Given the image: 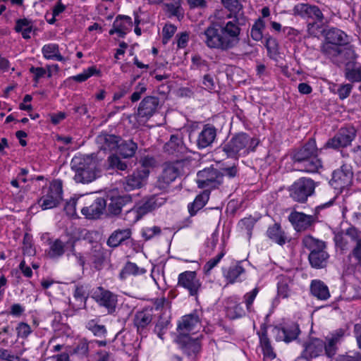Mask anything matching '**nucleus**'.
Returning <instances> with one entry per match:
<instances>
[{
  "instance_id": "1",
  "label": "nucleus",
  "mask_w": 361,
  "mask_h": 361,
  "mask_svg": "<svg viewBox=\"0 0 361 361\" xmlns=\"http://www.w3.org/2000/svg\"><path fill=\"white\" fill-rule=\"evenodd\" d=\"M221 1L231 12L227 18L233 20L219 26L210 25L200 34V37L208 48L227 51L235 48L240 43V25L243 23L245 18L243 6L239 0Z\"/></svg>"
},
{
  "instance_id": "2",
  "label": "nucleus",
  "mask_w": 361,
  "mask_h": 361,
  "mask_svg": "<svg viewBox=\"0 0 361 361\" xmlns=\"http://www.w3.org/2000/svg\"><path fill=\"white\" fill-rule=\"evenodd\" d=\"M71 167L75 172L74 179L77 183H91L100 174L99 160L93 154L75 156L71 161Z\"/></svg>"
},
{
  "instance_id": "3",
  "label": "nucleus",
  "mask_w": 361,
  "mask_h": 361,
  "mask_svg": "<svg viewBox=\"0 0 361 361\" xmlns=\"http://www.w3.org/2000/svg\"><path fill=\"white\" fill-rule=\"evenodd\" d=\"M259 145V140L251 137L245 133L234 135L223 146V151L228 157L238 158L254 152Z\"/></svg>"
},
{
  "instance_id": "4",
  "label": "nucleus",
  "mask_w": 361,
  "mask_h": 361,
  "mask_svg": "<svg viewBox=\"0 0 361 361\" xmlns=\"http://www.w3.org/2000/svg\"><path fill=\"white\" fill-rule=\"evenodd\" d=\"M166 197L161 195H152L146 199L141 204L137 205L135 208L130 209L127 213V218L133 217L131 220L133 223L137 221L143 215L150 212L166 202Z\"/></svg>"
},
{
  "instance_id": "5",
  "label": "nucleus",
  "mask_w": 361,
  "mask_h": 361,
  "mask_svg": "<svg viewBox=\"0 0 361 361\" xmlns=\"http://www.w3.org/2000/svg\"><path fill=\"white\" fill-rule=\"evenodd\" d=\"M44 195L38 200V205L43 210L56 207L62 199V184L60 180L53 181L47 189L43 191Z\"/></svg>"
},
{
  "instance_id": "6",
  "label": "nucleus",
  "mask_w": 361,
  "mask_h": 361,
  "mask_svg": "<svg viewBox=\"0 0 361 361\" xmlns=\"http://www.w3.org/2000/svg\"><path fill=\"white\" fill-rule=\"evenodd\" d=\"M348 37L342 30L333 28L330 29L326 35V43L324 46V50L331 56L342 54L343 51L340 46L347 44Z\"/></svg>"
},
{
  "instance_id": "7",
  "label": "nucleus",
  "mask_w": 361,
  "mask_h": 361,
  "mask_svg": "<svg viewBox=\"0 0 361 361\" xmlns=\"http://www.w3.org/2000/svg\"><path fill=\"white\" fill-rule=\"evenodd\" d=\"M315 189L314 182L308 178L298 179L290 187V196L296 202H305Z\"/></svg>"
},
{
  "instance_id": "8",
  "label": "nucleus",
  "mask_w": 361,
  "mask_h": 361,
  "mask_svg": "<svg viewBox=\"0 0 361 361\" xmlns=\"http://www.w3.org/2000/svg\"><path fill=\"white\" fill-rule=\"evenodd\" d=\"M92 297L100 307H104L108 313L115 312L118 302L117 295L115 293L99 286L94 290Z\"/></svg>"
},
{
  "instance_id": "9",
  "label": "nucleus",
  "mask_w": 361,
  "mask_h": 361,
  "mask_svg": "<svg viewBox=\"0 0 361 361\" xmlns=\"http://www.w3.org/2000/svg\"><path fill=\"white\" fill-rule=\"evenodd\" d=\"M222 180L223 175L213 168L204 169L197 174V183L200 188H216Z\"/></svg>"
},
{
  "instance_id": "10",
  "label": "nucleus",
  "mask_w": 361,
  "mask_h": 361,
  "mask_svg": "<svg viewBox=\"0 0 361 361\" xmlns=\"http://www.w3.org/2000/svg\"><path fill=\"white\" fill-rule=\"evenodd\" d=\"M183 165L184 161H183L166 164L162 174L159 178L158 187L164 189L174 181L183 171Z\"/></svg>"
},
{
  "instance_id": "11",
  "label": "nucleus",
  "mask_w": 361,
  "mask_h": 361,
  "mask_svg": "<svg viewBox=\"0 0 361 361\" xmlns=\"http://www.w3.org/2000/svg\"><path fill=\"white\" fill-rule=\"evenodd\" d=\"M355 133L356 131L353 127L342 128L334 137L327 141L326 146L332 149L345 147L355 139Z\"/></svg>"
},
{
  "instance_id": "12",
  "label": "nucleus",
  "mask_w": 361,
  "mask_h": 361,
  "mask_svg": "<svg viewBox=\"0 0 361 361\" xmlns=\"http://www.w3.org/2000/svg\"><path fill=\"white\" fill-rule=\"evenodd\" d=\"M353 171L350 166L343 164L340 169L334 171L331 185L336 190H342L351 184Z\"/></svg>"
},
{
  "instance_id": "13",
  "label": "nucleus",
  "mask_w": 361,
  "mask_h": 361,
  "mask_svg": "<svg viewBox=\"0 0 361 361\" xmlns=\"http://www.w3.org/2000/svg\"><path fill=\"white\" fill-rule=\"evenodd\" d=\"M159 105V99L155 97H146L140 103L137 109V119L140 123H145L156 112Z\"/></svg>"
},
{
  "instance_id": "14",
  "label": "nucleus",
  "mask_w": 361,
  "mask_h": 361,
  "mask_svg": "<svg viewBox=\"0 0 361 361\" xmlns=\"http://www.w3.org/2000/svg\"><path fill=\"white\" fill-rule=\"evenodd\" d=\"M178 286L188 290L190 295L196 296L201 288V282L195 271H186L178 275Z\"/></svg>"
},
{
  "instance_id": "15",
  "label": "nucleus",
  "mask_w": 361,
  "mask_h": 361,
  "mask_svg": "<svg viewBox=\"0 0 361 361\" xmlns=\"http://www.w3.org/2000/svg\"><path fill=\"white\" fill-rule=\"evenodd\" d=\"M178 330L180 334L195 333L202 327L200 316L197 312H193L183 316L178 324Z\"/></svg>"
},
{
  "instance_id": "16",
  "label": "nucleus",
  "mask_w": 361,
  "mask_h": 361,
  "mask_svg": "<svg viewBox=\"0 0 361 361\" xmlns=\"http://www.w3.org/2000/svg\"><path fill=\"white\" fill-rule=\"evenodd\" d=\"M272 331L276 337V340L283 341L286 343L295 340L300 334L299 326L295 323L287 324L281 328L275 326Z\"/></svg>"
},
{
  "instance_id": "17",
  "label": "nucleus",
  "mask_w": 361,
  "mask_h": 361,
  "mask_svg": "<svg viewBox=\"0 0 361 361\" xmlns=\"http://www.w3.org/2000/svg\"><path fill=\"white\" fill-rule=\"evenodd\" d=\"M148 176L149 171L147 169H137L126 178L124 188L126 190H133L142 188L145 184Z\"/></svg>"
},
{
  "instance_id": "18",
  "label": "nucleus",
  "mask_w": 361,
  "mask_h": 361,
  "mask_svg": "<svg viewBox=\"0 0 361 361\" xmlns=\"http://www.w3.org/2000/svg\"><path fill=\"white\" fill-rule=\"evenodd\" d=\"M293 12L305 18H311L318 21H321L323 18V14L320 9L316 6L308 4H298L295 6Z\"/></svg>"
},
{
  "instance_id": "19",
  "label": "nucleus",
  "mask_w": 361,
  "mask_h": 361,
  "mask_svg": "<svg viewBox=\"0 0 361 361\" xmlns=\"http://www.w3.org/2000/svg\"><path fill=\"white\" fill-rule=\"evenodd\" d=\"M216 137V129L211 125H205L197 138L199 149H204L212 145Z\"/></svg>"
},
{
  "instance_id": "20",
  "label": "nucleus",
  "mask_w": 361,
  "mask_h": 361,
  "mask_svg": "<svg viewBox=\"0 0 361 361\" xmlns=\"http://www.w3.org/2000/svg\"><path fill=\"white\" fill-rule=\"evenodd\" d=\"M289 220L298 231L307 229L314 221L312 216L298 212H292L289 215Z\"/></svg>"
},
{
  "instance_id": "21",
  "label": "nucleus",
  "mask_w": 361,
  "mask_h": 361,
  "mask_svg": "<svg viewBox=\"0 0 361 361\" xmlns=\"http://www.w3.org/2000/svg\"><path fill=\"white\" fill-rule=\"evenodd\" d=\"M314 155H318V149L315 140L311 139L294 154V164L303 161Z\"/></svg>"
},
{
  "instance_id": "22",
  "label": "nucleus",
  "mask_w": 361,
  "mask_h": 361,
  "mask_svg": "<svg viewBox=\"0 0 361 361\" xmlns=\"http://www.w3.org/2000/svg\"><path fill=\"white\" fill-rule=\"evenodd\" d=\"M360 233L355 228H349L345 233H337L334 240L336 244L342 250L347 249L350 243H355L359 237Z\"/></svg>"
},
{
  "instance_id": "23",
  "label": "nucleus",
  "mask_w": 361,
  "mask_h": 361,
  "mask_svg": "<svg viewBox=\"0 0 361 361\" xmlns=\"http://www.w3.org/2000/svg\"><path fill=\"white\" fill-rule=\"evenodd\" d=\"M324 347V343L319 338H310L304 345L303 355L307 359L316 357L322 354Z\"/></svg>"
},
{
  "instance_id": "24",
  "label": "nucleus",
  "mask_w": 361,
  "mask_h": 361,
  "mask_svg": "<svg viewBox=\"0 0 361 361\" xmlns=\"http://www.w3.org/2000/svg\"><path fill=\"white\" fill-rule=\"evenodd\" d=\"M120 138L114 135L101 134L97 137V143L101 150L113 151L118 148Z\"/></svg>"
},
{
  "instance_id": "25",
  "label": "nucleus",
  "mask_w": 361,
  "mask_h": 361,
  "mask_svg": "<svg viewBox=\"0 0 361 361\" xmlns=\"http://www.w3.org/2000/svg\"><path fill=\"white\" fill-rule=\"evenodd\" d=\"M105 207V200L103 198H97L90 207H82L81 212L87 218L95 219L103 212Z\"/></svg>"
},
{
  "instance_id": "26",
  "label": "nucleus",
  "mask_w": 361,
  "mask_h": 361,
  "mask_svg": "<svg viewBox=\"0 0 361 361\" xmlns=\"http://www.w3.org/2000/svg\"><path fill=\"white\" fill-rule=\"evenodd\" d=\"M132 27L131 18L128 16H118L114 22L113 28L110 30L109 34L118 33L123 37Z\"/></svg>"
},
{
  "instance_id": "27",
  "label": "nucleus",
  "mask_w": 361,
  "mask_h": 361,
  "mask_svg": "<svg viewBox=\"0 0 361 361\" xmlns=\"http://www.w3.org/2000/svg\"><path fill=\"white\" fill-rule=\"evenodd\" d=\"M317 156L318 155H314L312 157L295 164V165L297 166L298 170L303 172H318L319 170L322 167V163Z\"/></svg>"
},
{
  "instance_id": "28",
  "label": "nucleus",
  "mask_w": 361,
  "mask_h": 361,
  "mask_svg": "<svg viewBox=\"0 0 361 361\" xmlns=\"http://www.w3.org/2000/svg\"><path fill=\"white\" fill-rule=\"evenodd\" d=\"M310 291L314 297L321 300H326L330 297L328 286L320 280L312 281Z\"/></svg>"
},
{
  "instance_id": "29",
  "label": "nucleus",
  "mask_w": 361,
  "mask_h": 361,
  "mask_svg": "<svg viewBox=\"0 0 361 361\" xmlns=\"http://www.w3.org/2000/svg\"><path fill=\"white\" fill-rule=\"evenodd\" d=\"M152 320V310L145 309L138 311L135 314L134 324L138 331L142 330L146 328Z\"/></svg>"
},
{
  "instance_id": "30",
  "label": "nucleus",
  "mask_w": 361,
  "mask_h": 361,
  "mask_svg": "<svg viewBox=\"0 0 361 361\" xmlns=\"http://www.w3.org/2000/svg\"><path fill=\"white\" fill-rule=\"evenodd\" d=\"M244 272V268L239 264H232L228 269H223L224 276L231 283L240 281Z\"/></svg>"
},
{
  "instance_id": "31",
  "label": "nucleus",
  "mask_w": 361,
  "mask_h": 361,
  "mask_svg": "<svg viewBox=\"0 0 361 361\" xmlns=\"http://www.w3.org/2000/svg\"><path fill=\"white\" fill-rule=\"evenodd\" d=\"M258 335L264 358L274 360L276 357V353H274L271 345L270 341L267 337V330L265 329H262V331L258 333Z\"/></svg>"
},
{
  "instance_id": "32",
  "label": "nucleus",
  "mask_w": 361,
  "mask_h": 361,
  "mask_svg": "<svg viewBox=\"0 0 361 361\" xmlns=\"http://www.w3.org/2000/svg\"><path fill=\"white\" fill-rule=\"evenodd\" d=\"M42 53L44 58L47 60L64 61L63 56L60 53L59 45L56 44L49 43L44 45Z\"/></svg>"
},
{
  "instance_id": "33",
  "label": "nucleus",
  "mask_w": 361,
  "mask_h": 361,
  "mask_svg": "<svg viewBox=\"0 0 361 361\" xmlns=\"http://www.w3.org/2000/svg\"><path fill=\"white\" fill-rule=\"evenodd\" d=\"M267 234L269 239L279 245H283L286 243V236L285 233L278 224L269 226L267 229Z\"/></svg>"
},
{
  "instance_id": "34",
  "label": "nucleus",
  "mask_w": 361,
  "mask_h": 361,
  "mask_svg": "<svg viewBox=\"0 0 361 361\" xmlns=\"http://www.w3.org/2000/svg\"><path fill=\"white\" fill-rule=\"evenodd\" d=\"M130 235L131 231L128 228L116 231L109 238L107 244L110 247H116L118 245H120L123 241L129 238L130 237Z\"/></svg>"
},
{
  "instance_id": "35",
  "label": "nucleus",
  "mask_w": 361,
  "mask_h": 361,
  "mask_svg": "<svg viewBox=\"0 0 361 361\" xmlns=\"http://www.w3.org/2000/svg\"><path fill=\"white\" fill-rule=\"evenodd\" d=\"M328 257L327 252L324 250V248H322L317 252L310 253L309 260L312 267L321 268L325 264Z\"/></svg>"
},
{
  "instance_id": "36",
  "label": "nucleus",
  "mask_w": 361,
  "mask_h": 361,
  "mask_svg": "<svg viewBox=\"0 0 361 361\" xmlns=\"http://www.w3.org/2000/svg\"><path fill=\"white\" fill-rule=\"evenodd\" d=\"M15 30L17 32L21 33L24 39H30L31 32L33 30V25L32 22L27 19H18L16 21Z\"/></svg>"
},
{
  "instance_id": "37",
  "label": "nucleus",
  "mask_w": 361,
  "mask_h": 361,
  "mask_svg": "<svg viewBox=\"0 0 361 361\" xmlns=\"http://www.w3.org/2000/svg\"><path fill=\"white\" fill-rule=\"evenodd\" d=\"M209 197V192L207 189L204 190L201 194L198 195L194 202L188 206L191 214H195L198 210L202 209L207 202Z\"/></svg>"
},
{
  "instance_id": "38",
  "label": "nucleus",
  "mask_w": 361,
  "mask_h": 361,
  "mask_svg": "<svg viewBox=\"0 0 361 361\" xmlns=\"http://www.w3.org/2000/svg\"><path fill=\"white\" fill-rule=\"evenodd\" d=\"M118 152L123 158L132 157L137 149V146L133 140H128L118 144Z\"/></svg>"
},
{
  "instance_id": "39",
  "label": "nucleus",
  "mask_w": 361,
  "mask_h": 361,
  "mask_svg": "<svg viewBox=\"0 0 361 361\" xmlns=\"http://www.w3.org/2000/svg\"><path fill=\"white\" fill-rule=\"evenodd\" d=\"M165 1H166L164 3L166 12L178 18L183 17L181 0H166Z\"/></svg>"
},
{
  "instance_id": "40",
  "label": "nucleus",
  "mask_w": 361,
  "mask_h": 361,
  "mask_svg": "<svg viewBox=\"0 0 361 361\" xmlns=\"http://www.w3.org/2000/svg\"><path fill=\"white\" fill-rule=\"evenodd\" d=\"M302 243L310 251V253L325 247V244L323 241L316 239L311 235L304 237Z\"/></svg>"
},
{
  "instance_id": "41",
  "label": "nucleus",
  "mask_w": 361,
  "mask_h": 361,
  "mask_svg": "<svg viewBox=\"0 0 361 361\" xmlns=\"http://www.w3.org/2000/svg\"><path fill=\"white\" fill-rule=\"evenodd\" d=\"M290 280L285 276H281L278 283V296L282 298H288L292 291L290 288Z\"/></svg>"
},
{
  "instance_id": "42",
  "label": "nucleus",
  "mask_w": 361,
  "mask_h": 361,
  "mask_svg": "<svg viewBox=\"0 0 361 361\" xmlns=\"http://www.w3.org/2000/svg\"><path fill=\"white\" fill-rule=\"evenodd\" d=\"M146 272V270L143 268H140L137 266L135 263L128 262L120 273L121 279H126L128 275H140Z\"/></svg>"
},
{
  "instance_id": "43",
  "label": "nucleus",
  "mask_w": 361,
  "mask_h": 361,
  "mask_svg": "<svg viewBox=\"0 0 361 361\" xmlns=\"http://www.w3.org/2000/svg\"><path fill=\"white\" fill-rule=\"evenodd\" d=\"M164 149L171 154L182 152L183 146L181 140L176 135H171L170 140L165 145Z\"/></svg>"
},
{
  "instance_id": "44",
  "label": "nucleus",
  "mask_w": 361,
  "mask_h": 361,
  "mask_svg": "<svg viewBox=\"0 0 361 361\" xmlns=\"http://www.w3.org/2000/svg\"><path fill=\"white\" fill-rule=\"evenodd\" d=\"M264 27V21L262 18L257 19L251 28V37L255 41H260L263 37V30Z\"/></svg>"
},
{
  "instance_id": "45",
  "label": "nucleus",
  "mask_w": 361,
  "mask_h": 361,
  "mask_svg": "<svg viewBox=\"0 0 361 361\" xmlns=\"http://www.w3.org/2000/svg\"><path fill=\"white\" fill-rule=\"evenodd\" d=\"M100 71L97 69L95 66H90L85 69L82 73L71 77V79L76 82H84L92 75H100Z\"/></svg>"
},
{
  "instance_id": "46",
  "label": "nucleus",
  "mask_w": 361,
  "mask_h": 361,
  "mask_svg": "<svg viewBox=\"0 0 361 361\" xmlns=\"http://www.w3.org/2000/svg\"><path fill=\"white\" fill-rule=\"evenodd\" d=\"M86 328L92 332L96 336H104L106 334V329L104 325L98 324L97 322L94 320H90L86 324Z\"/></svg>"
},
{
  "instance_id": "47",
  "label": "nucleus",
  "mask_w": 361,
  "mask_h": 361,
  "mask_svg": "<svg viewBox=\"0 0 361 361\" xmlns=\"http://www.w3.org/2000/svg\"><path fill=\"white\" fill-rule=\"evenodd\" d=\"M64 253V245L60 240H56L50 246L49 255L52 257H59Z\"/></svg>"
},
{
  "instance_id": "48",
  "label": "nucleus",
  "mask_w": 361,
  "mask_h": 361,
  "mask_svg": "<svg viewBox=\"0 0 361 361\" xmlns=\"http://www.w3.org/2000/svg\"><path fill=\"white\" fill-rule=\"evenodd\" d=\"M89 353V342L80 340L73 350V354L82 357H87Z\"/></svg>"
},
{
  "instance_id": "49",
  "label": "nucleus",
  "mask_w": 361,
  "mask_h": 361,
  "mask_svg": "<svg viewBox=\"0 0 361 361\" xmlns=\"http://www.w3.org/2000/svg\"><path fill=\"white\" fill-rule=\"evenodd\" d=\"M258 293L259 289L257 288H255L250 292L247 293L244 295V302L248 312H252L253 310L252 304Z\"/></svg>"
},
{
  "instance_id": "50",
  "label": "nucleus",
  "mask_w": 361,
  "mask_h": 361,
  "mask_svg": "<svg viewBox=\"0 0 361 361\" xmlns=\"http://www.w3.org/2000/svg\"><path fill=\"white\" fill-rule=\"evenodd\" d=\"M192 68L200 70H208V62L203 59L200 55L195 54L191 59Z\"/></svg>"
},
{
  "instance_id": "51",
  "label": "nucleus",
  "mask_w": 361,
  "mask_h": 361,
  "mask_svg": "<svg viewBox=\"0 0 361 361\" xmlns=\"http://www.w3.org/2000/svg\"><path fill=\"white\" fill-rule=\"evenodd\" d=\"M87 198L83 199L79 198L76 200H72L69 202H68L65 207V210L68 215L71 216H74L76 214V206L78 204H81L83 202H85Z\"/></svg>"
},
{
  "instance_id": "52",
  "label": "nucleus",
  "mask_w": 361,
  "mask_h": 361,
  "mask_svg": "<svg viewBox=\"0 0 361 361\" xmlns=\"http://www.w3.org/2000/svg\"><path fill=\"white\" fill-rule=\"evenodd\" d=\"M225 252L221 251L214 258L209 259L204 266V271L206 274H209L210 271L215 267L224 256Z\"/></svg>"
},
{
  "instance_id": "53",
  "label": "nucleus",
  "mask_w": 361,
  "mask_h": 361,
  "mask_svg": "<svg viewBox=\"0 0 361 361\" xmlns=\"http://www.w3.org/2000/svg\"><path fill=\"white\" fill-rule=\"evenodd\" d=\"M109 166L111 168H116L121 171H124L127 169V164L126 162L120 160V159L115 156L111 155L108 159Z\"/></svg>"
},
{
  "instance_id": "54",
  "label": "nucleus",
  "mask_w": 361,
  "mask_h": 361,
  "mask_svg": "<svg viewBox=\"0 0 361 361\" xmlns=\"http://www.w3.org/2000/svg\"><path fill=\"white\" fill-rule=\"evenodd\" d=\"M176 29V27L172 24L165 25L162 30L164 44H166L169 41L175 34Z\"/></svg>"
},
{
  "instance_id": "55",
  "label": "nucleus",
  "mask_w": 361,
  "mask_h": 361,
  "mask_svg": "<svg viewBox=\"0 0 361 361\" xmlns=\"http://www.w3.org/2000/svg\"><path fill=\"white\" fill-rule=\"evenodd\" d=\"M88 288L87 286L78 285L75 286L73 293L74 298L80 301L85 300L87 298Z\"/></svg>"
},
{
  "instance_id": "56",
  "label": "nucleus",
  "mask_w": 361,
  "mask_h": 361,
  "mask_svg": "<svg viewBox=\"0 0 361 361\" xmlns=\"http://www.w3.org/2000/svg\"><path fill=\"white\" fill-rule=\"evenodd\" d=\"M161 229L158 226L146 227L142 229V234L145 240H150L153 237L159 235Z\"/></svg>"
},
{
  "instance_id": "57",
  "label": "nucleus",
  "mask_w": 361,
  "mask_h": 361,
  "mask_svg": "<svg viewBox=\"0 0 361 361\" xmlns=\"http://www.w3.org/2000/svg\"><path fill=\"white\" fill-rule=\"evenodd\" d=\"M16 331L18 337L27 338L32 333V329L27 323L20 322L16 327Z\"/></svg>"
},
{
  "instance_id": "58",
  "label": "nucleus",
  "mask_w": 361,
  "mask_h": 361,
  "mask_svg": "<svg viewBox=\"0 0 361 361\" xmlns=\"http://www.w3.org/2000/svg\"><path fill=\"white\" fill-rule=\"evenodd\" d=\"M147 90V87L145 84L143 82H139L136 86L135 92L132 94L130 97V99L133 102H137L140 98L142 94H143Z\"/></svg>"
},
{
  "instance_id": "59",
  "label": "nucleus",
  "mask_w": 361,
  "mask_h": 361,
  "mask_svg": "<svg viewBox=\"0 0 361 361\" xmlns=\"http://www.w3.org/2000/svg\"><path fill=\"white\" fill-rule=\"evenodd\" d=\"M190 35L188 32H183L176 35L177 47L184 49L189 42Z\"/></svg>"
},
{
  "instance_id": "60",
  "label": "nucleus",
  "mask_w": 361,
  "mask_h": 361,
  "mask_svg": "<svg viewBox=\"0 0 361 361\" xmlns=\"http://www.w3.org/2000/svg\"><path fill=\"white\" fill-rule=\"evenodd\" d=\"M228 313L234 319L243 317L245 314V311L240 304H237L233 308H229Z\"/></svg>"
},
{
  "instance_id": "61",
  "label": "nucleus",
  "mask_w": 361,
  "mask_h": 361,
  "mask_svg": "<svg viewBox=\"0 0 361 361\" xmlns=\"http://www.w3.org/2000/svg\"><path fill=\"white\" fill-rule=\"evenodd\" d=\"M338 361H361V353L359 352H354L340 355L338 358Z\"/></svg>"
},
{
  "instance_id": "62",
  "label": "nucleus",
  "mask_w": 361,
  "mask_h": 361,
  "mask_svg": "<svg viewBox=\"0 0 361 361\" xmlns=\"http://www.w3.org/2000/svg\"><path fill=\"white\" fill-rule=\"evenodd\" d=\"M140 164L141 166L138 169H147L149 172V169L154 166L155 161L152 157H145L140 159Z\"/></svg>"
},
{
  "instance_id": "63",
  "label": "nucleus",
  "mask_w": 361,
  "mask_h": 361,
  "mask_svg": "<svg viewBox=\"0 0 361 361\" xmlns=\"http://www.w3.org/2000/svg\"><path fill=\"white\" fill-rule=\"evenodd\" d=\"M238 226L242 229H244L248 235H250L251 230L254 226V220L251 218L243 219L239 222Z\"/></svg>"
},
{
  "instance_id": "64",
  "label": "nucleus",
  "mask_w": 361,
  "mask_h": 361,
  "mask_svg": "<svg viewBox=\"0 0 361 361\" xmlns=\"http://www.w3.org/2000/svg\"><path fill=\"white\" fill-rule=\"evenodd\" d=\"M352 255L357 260L358 263L361 262V237L359 235L355 245L352 250Z\"/></svg>"
}]
</instances>
